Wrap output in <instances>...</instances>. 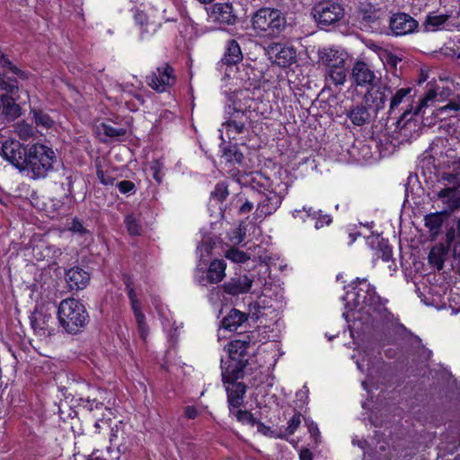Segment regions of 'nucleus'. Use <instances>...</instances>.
I'll return each mask as SVG.
<instances>
[{
  "mask_svg": "<svg viewBox=\"0 0 460 460\" xmlns=\"http://www.w3.org/2000/svg\"><path fill=\"white\" fill-rule=\"evenodd\" d=\"M353 291L347 292L344 296L346 311L342 316L349 323L354 324L360 322L362 324H370L374 321L382 318L386 312L385 304L376 294L374 286L366 279H357L352 283Z\"/></svg>",
  "mask_w": 460,
  "mask_h": 460,
  "instance_id": "obj_1",
  "label": "nucleus"
},
{
  "mask_svg": "<svg viewBox=\"0 0 460 460\" xmlns=\"http://www.w3.org/2000/svg\"><path fill=\"white\" fill-rule=\"evenodd\" d=\"M21 173L31 180L45 179L54 170L57 155L52 147L35 143L27 145V154Z\"/></svg>",
  "mask_w": 460,
  "mask_h": 460,
  "instance_id": "obj_2",
  "label": "nucleus"
},
{
  "mask_svg": "<svg viewBox=\"0 0 460 460\" xmlns=\"http://www.w3.org/2000/svg\"><path fill=\"white\" fill-rule=\"evenodd\" d=\"M88 318V313L79 300L66 298L60 302L58 308V319L66 332L78 333L87 324Z\"/></svg>",
  "mask_w": 460,
  "mask_h": 460,
  "instance_id": "obj_3",
  "label": "nucleus"
},
{
  "mask_svg": "<svg viewBox=\"0 0 460 460\" xmlns=\"http://www.w3.org/2000/svg\"><path fill=\"white\" fill-rule=\"evenodd\" d=\"M286 25V17L278 9L261 8L252 17L253 29L263 37L279 36Z\"/></svg>",
  "mask_w": 460,
  "mask_h": 460,
  "instance_id": "obj_4",
  "label": "nucleus"
},
{
  "mask_svg": "<svg viewBox=\"0 0 460 460\" xmlns=\"http://www.w3.org/2000/svg\"><path fill=\"white\" fill-rule=\"evenodd\" d=\"M261 329H257L252 332V337L246 335L243 339L232 341L228 345V354L230 358V364L225 371H229L233 374L234 379L243 377V368L245 367L248 359L247 349L250 344L254 343L259 336Z\"/></svg>",
  "mask_w": 460,
  "mask_h": 460,
  "instance_id": "obj_5",
  "label": "nucleus"
},
{
  "mask_svg": "<svg viewBox=\"0 0 460 460\" xmlns=\"http://www.w3.org/2000/svg\"><path fill=\"white\" fill-rule=\"evenodd\" d=\"M225 78L230 81V90L252 88L259 91L261 75L251 65L238 64L226 68Z\"/></svg>",
  "mask_w": 460,
  "mask_h": 460,
  "instance_id": "obj_6",
  "label": "nucleus"
},
{
  "mask_svg": "<svg viewBox=\"0 0 460 460\" xmlns=\"http://www.w3.org/2000/svg\"><path fill=\"white\" fill-rule=\"evenodd\" d=\"M146 82L157 93L169 92L176 83L175 71L169 63H163L146 77Z\"/></svg>",
  "mask_w": 460,
  "mask_h": 460,
  "instance_id": "obj_7",
  "label": "nucleus"
},
{
  "mask_svg": "<svg viewBox=\"0 0 460 460\" xmlns=\"http://www.w3.org/2000/svg\"><path fill=\"white\" fill-rule=\"evenodd\" d=\"M232 109L242 113L251 115L252 112L261 113V102L255 96L256 92L252 88H234L232 90Z\"/></svg>",
  "mask_w": 460,
  "mask_h": 460,
  "instance_id": "obj_8",
  "label": "nucleus"
},
{
  "mask_svg": "<svg viewBox=\"0 0 460 460\" xmlns=\"http://www.w3.org/2000/svg\"><path fill=\"white\" fill-rule=\"evenodd\" d=\"M312 13L315 22L327 26L339 22L344 15V10L339 4L323 2L316 4Z\"/></svg>",
  "mask_w": 460,
  "mask_h": 460,
  "instance_id": "obj_9",
  "label": "nucleus"
},
{
  "mask_svg": "<svg viewBox=\"0 0 460 460\" xmlns=\"http://www.w3.org/2000/svg\"><path fill=\"white\" fill-rule=\"evenodd\" d=\"M27 154V146H24L18 140L8 139L2 143L0 155L13 165L20 172L22 169Z\"/></svg>",
  "mask_w": 460,
  "mask_h": 460,
  "instance_id": "obj_10",
  "label": "nucleus"
},
{
  "mask_svg": "<svg viewBox=\"0 0 460 460\" xmlns=\"http://www.w3.org/2000/svg\"><path fill=\"white\" fill-rule=\"evenodd\" d=\"M266 52L273 63L282 67L292 65L296 58V49L292 46L280 42L269 45Z\"/></svg>",
  "mask_w": 460,
  "mask_h": 460,
  "instance_id": "obj_11",
  "label": "nucleus"
},
{
  "mask_svg": "<svg viewBox=\"0 0 460 460\" xmlns=\"http://www.w3.org/2000/svg\"><path fill=\"white\" fill-rule=\"evenodd\" d=\"M208 21L218 25H232L235 22L236 15L230 3H216L207 8Z\"/></svg>",
  "mask_w": 460,
  "mask_h": 460,
  "instance_id": "obj_12",
  "label": "nucleus"
},
{
  "mask_svg": "<svg viewBox=\"0 0 460 460\" xmlns=\"http://www.w3.org/2000/svg\"><path fill=\"white\" fill-rule=\"evenodd\" d=\"M412 89L411 87L401 88L395 92V93L392 96L389 107V115L393 117L394 115V119H397L398 126L402 121H409L411 117L408 118L410 115L413 114V107L411 105H408L403 111L397 116L396 110L400 106V104L404 103L406 102H410L411 100V92Z\"/></svg>",
  "mask_w": 460,
  "mask_h": 460,
  "instance_id": "obj_13",
  "label": "nucleus"
},
{
  "mask_svg": "<svg viewBox=\"0 0 460 460\" xmlns=\"http://www.w3.org/2000/svg\"><path fill=\"white\" fill-rule=\"evenodd\" d=\"M226 263L224 260H214L210 262L206 276L202 270L197 269L195 279L201 286L219 283L226 277Z\"/></svg>",
  "mask_w": 460,
  "mask_h": 460,
  "instance_id": "obj_14",
  "label": "nucleus"
},
{
  "mask_svg": "<svg viewBox=\"0 0 460 460\" xmlns=\"http://www.w3.org/2000/svg\"><path fill=\"white\" fill-rule=\"evenodd\" d=\"M222 377L224 383L228 384L226 386L227 401L229 410L232 411V409H236L243 403L246 387L243 383L236 382L237 379H234L233 374L229 371H224Z\"/></svg>",
  "mask_w": 460,
  "mask_h": 460,
  "instance_id": "obj_15",
  "label": "nucleus"
},
{
  "mask_svg": "<svg viewBox=\"0 0 460 460\" xmlns=\"http://www.w3.org/2000/svg\"><path fill=\"white\" fill-rule=\"evenodd\" d=\"M353 84L361 88H367L380 80L370 66L364 61H357L351 70Z\"/></svg>",
  "mask_w": 460,
  "mask_h": 460,
  "instance_id": "obj_16",
  "label": "nucleus"
},
{
  "mask_svg": "<svg viewBox=\"0 0 460 460\" xmlns=\"http://www.w3.org/2000/svg\"><path fill=\"white\" fill-rule=\"evenodd\" d=\"M458 14L431 13L427 15L424 25L427 31H435L441 29L452 30V27L460 30V22L454 20Z\"/></svg>",
  "mask_w": 460,
  "mask_h": 460,
  "instance_id": "obj_17",
  "label": "nucleus"
},
{
  "mask_svg": "<svg viewBox=\"0 0 460 460\" xmlns=\"http://www.w3.org/2000/svg\"><path fill=\"white\" fill-rule=\"evenodd\" d=\"M381 11L370 3H361L358 11L360 28L365 31L376 29L381 18Z\"/></svg>",
  "mask_w": 460,
  "mask_h": 460,
  "instance_id": "obj_18",
  "label": "nucleus"
},
{
  "mask_svg": "<svg viewBox=\"0 0 460 460\" xmlns=\"http://www.w3.org/2000/svg\"><path fill=\"white\" fill-rule=\"evenodd\" d=\"M367 92L364 95V102L376 114L385 107L386 95V87L380 82L366 88Z\"/></svg>",
  "mask_w": 460,
  "mask_h": 460,
  "instance_id": "obj_19",
  "label": "nucleus"
},
{
  "mask_svg": "<svg viewBox=\"0 0 460 460\" xmlns=\"http://www.w3.org/2000/svg\"><path fill=\"white\" fill-rule=\"evenodd\" d=\"M437 199L442 203V210L446 216L460 209V190L456 187H447L437 193Z\"/></svg>",
  "mask_w": 460,
  "mask_h": 460,
  "instance_id": "obj_20",
  "label": "nucleus"
},
{
  "mask_svg": "<svg viewBox=\"0 0 460 460\" xmlns=\"http://www.w3.org/2000/svg\"><path fill=\"white\" fill-rule=\"evenodd\" d=\"M389 27L394 35L401 36L413 32L418 22L409 14L398 13L390 18Z\"/></svg>",
  "mask_w": 460,
  "mask_h": 460,
  "instance_id": "obj_21",
  "label": "nucleus"
},
{
  "mask_svg": "<svg viewBox=\"0 0 460 460\" xmlns=\"http://www.w3.org/2000/svg\"><path fill=\"white\" fill-rule=\"evenodd\" d=\"M282 202V197L276 191H269L261 195L256 208L257 218L266 217L277 211Z\"/></svg>",
  "mask_w": 460,
  "mask_h": 460,
  "instance_id": "obj_22",
  "label": "nucleus"
},
{
  "mask_svg": "<svg viewBox=\"0 0 460 460\" xmlns=\"http://www.w3.org/2000/svg\"><path fill=\"white\" fill-rule=\"evenodd\" d=\"M127 289L128 297L130 299L131 307L134 312V315L137 324V332L142 341L146 342L149 333V328L146 322V316L141 311V305L140 302L137 300V296L134 289L129 285L127 286Z\"/></svg>",
  "mask_w": 460,
  "mask_h": 460,
  "instance_id": "obj_23",
  "label": "nucleus"
},
{
  "mask_svg": "<svg viewBox=\"0 0 460 460\" xmlns=\"http://www.w3.org/2000/svg\"><path fill=\"white\" fill-rule=\"evenodd\" d=\"M251 120V115L233 111L228 120L222 126L229 138H234L236 135L243 132L244 128Z\"/></svg>",
  "mask_w": 460,
  "mask_h": 460,
  "instance_id": "obj_24",
  "label": "nucleus"
},
{
  "mask_svg": "<svg viewBox=\"0 0 460 460\" xmlns=\"http://www.w3.org/2000/svg\"><path fill=\"white\" fill-rule=\"evenodd\" d=\"M66 281L71 290H82L87 287L90 275L82 268L74 267L66 272Z\"/></svg>",
  "mask_w": 460,
  "mask_h": 460,
  "instance_id": "obj_25",
  "label": "nucleus"
},
{
  "mask_svg": "<svg viewBox=\"0 0 460 460\" xmlns=\"http://www.w3.org/2000/svg\"><path fill=\"white\" fill-rule=\"evenodd\" d=\"M252 284V280L247 275H242L230 279L223 285L224 291L231 296H238L247 293Z\"/></svg>",
  "mask_w": 460,
  "mask_h": 460,
  "instance_id": "obj_26",
  "label": "nucleus"
},
{
  "mask_svg": "<svg viewBox=\"0 0 460 460\" xmlns=\"http://www.w3.org/2000/svg\"><path fill=\"white\" fill-rule=\"evenodd\" d=\"M370 110L366 104L358 103L352 106L346 112V116L354 126L362 127L371 120Z\"/></svg>",
  "mask_w": 460,
  "mask_h": 460,
  "instance_id": "obj_27",
  "label": "nucleus"
},
{
  "mask_svg": "<svg viewBox=\"0 0 460 460\" xmlns=\"http://www.w3.org/2000/svg\"><path fill=\"white\" fill-rule=\"evenodd\" d=\"M320 59L328 68L344 66L347 54L336 49H323L320 51Z\"/></svg>",
  "mask_w": 460,
  "mask_h": 460,
  "instance_id": "obj_28",
  "label": "nucleus"
},
{
  "mask_svg": "<svg viewBox=\"0 0 460 460\" xmlns=\"http://www.w3.org/2000/svg\"><path fill=\"white\" fill-rule=\"evenodd\" d=\"M452 245L453 244H447L446 241L445 243L435 244L429 253L428 259L429 264L438 270H442Z\"/></svg>",
  "mask_w": 460,
  "mask_h": 460,
  "instance_id": "obj_29",
  "label": "nucleus"
},
{
  "mask_svg": "<svg viewBox=\"0 0 460 460\" xmlns=\"http://www.w3.org/2000/svg\"><path fill=\"white\" fill-rule=\"evenodd\" d=\"M243 58L241 48L236 40H230L226 43V51L221 59L222 65H226V68L231 66H236Z\"/></svg>",
  "mask_w": 460,
  "mask_h": 460,
  "instance_id": "obj_30",
  "label": "nucleus"
},
{
  "mask_svg": "<svg viewBox=\"0 0 460 460\" xmlns=\"http://www.w3.org/2000/svg\"><path fill=\"white\" fill-rule=\"evenodd\" d=\"M303 213L306 214V217L315 219L314 227L320 229L324 226H329L332 223L331 216L325 214L322 215L320 210L316 211L312 207H304L302 210L296 209L293 212L294 217H299L305 219Z\"/></svg>",
  "mask_w": 460,
  "mask_h": 460,
  "instance_id": "obj_31",
  "label": "nucleus"
},
{
  "mask_svg": "<svg viewBox=\"0 0 460 460\" xmlns=\"http://www.w3.org/2000/svg\"><path fill=\"white\" fill-rule=\"evenodd\" d=\"M443 216L446 215L439 211L428 214L424 217L425 226L429 230V237L431 240H435L440 234L444 222L442 218Z\"/></svg>",
  "mask_w": 460,
  "mask_h": 460,
  "instance_id": "obj_32",
  "label": "nucleus"
},
{
  "mask_svg": "<svg viewBox=\"0 0 460 460\" xmlns=\"http://www.w3.org/2000/svg\"><path fill=\"white\" fill-rule=\"evenodd\" d=\"M9 94L10 93H4L0 96L3 114L11 119H14L21 116L22 109L20 105L16 103V99Z\"/></svg>",
  "mask_w": 460,
  "mask_h": 460,
  "instance_id": "obj_33",
  "label": "nucleus"
},
{
  "mask_svg": "<svg viewBox=\"0 0 460 460\" xmlns=\"http://www.w3.org/2000/svg\"><path fill=\"white\" fill-rule=\"evenodd\" d=\"M52 321L51 314L42 308L36 309L31 316V324L35 332H41L49 329V322Z\"/></svg>",
  "mask_w": 460,
  "mask_h": 460,
  "instance_id": "obj_34",
  "label": "nucleus"
},
{
  "mask_svg": "<svg viewBox=\"0 0 460 460\" xmlns=\"http://www.w3.org/2000/svg\"><path fill=\"white\" fill-rule=\"evenodd\" d=\"M247 320L246 314L237 309H232L229 314L224 317L222 327L230 332H234Z\"/></svg>",
  "mask_w": 460,
  "mask_h": 460,
  "instance_id": "obj_35",
  "label": "nucleus"
},
{
  "mask_svg": "<svg viewBox=\"0 0 460 460\" xmlns=\"http://www.w3.org/2000/svg\"><path fill=\"white\" fill-rule=\"evenodd\" d=\"M375 243L376 246L374 249L376 250V256L377 258H381L385 262L389 261L393 257V252L388 242L383 238H379V236H376L372 241V244Z\"/></svg>",
  "mask_w": 460,
  "mask_h": 460,
  "instance_id": "obj_36",
  "label": "nucleus"
},
{
  "mask_svg": "<svg viewBox=\"0 0 460 460\" xmlns=\"http://www.w3.org/2000/svg\"><path fill=\"white\" fill-rule=\"evenodd\" d=\"M10 73L0 71V89L6 92V93L14 94L18 91V82L13 77L14 75H9Z\"/></svg>",
  "mask_w": 460,
  "mask_h": 460,
  "instance_id": "obj_37",
  "label": "nucleus"
},
{
  "mask_svg": "<svg viewBox=\"0 0 460 460\" xmlns=\"http://www.w3.org/2000/svg\"><path fill=\"white\" fill-rule=\"evenodd\" d=\"M69 231L78 235L82 239V243H90L93 240L91 232L86 229L83 224L76 218H74L68 226Z\"/></svg>",
  "mask_w": 460,
  "mask_h": 460,
  "instance_id": "obj_38",
  "label": "nucleus"
},
{
  "mask_svg": "<svg viewBox=\"0 0 460 460\" xmlns=\"http://www.w3.org/2000/svg\"><path fill=\"white\" fill-rule=\"evenodd\" d=\"M31 112L37 127L49 129L54 126L55 121L48 113L36 109H32Z\"/></svg>",
  "mask_w": 460,
  "mask_h": 460,
  "instance_id": "obj_39",
  "label": "nucleus"
},
{
  "mask_svg": "<svg viewBox=\"0 0 460 460\" xmlns=\"http://www.w3.org/2000/svg\"><path fill=\"white\" fill-rule=\"evenodd\" d=\"M346 71L344 66L330 68L328 71V80L335 85H342L346 81Z\"/></svg>",
  "mask_w": 460,
  "mask_h": 460,
  "instance_id": "obj_40",
  "label": "nucleus"
},
{
  "mask_svg": "<svg viewBox=\"0 0 460 460\" xmlns=\"http://www.w3.org/2000/svg\"><path fill=\"white\" fill-rule=\"evenodd\" d=\"M0 66L3 68L2 71L11 73L12 75L22 79L27 78L26 73L14 66L6 56H4V58L0 60Z\"/></svg>",
  "mask_w": 460,
  "mask_h": 460,
  "instance_id": "obj_41",
  "label": "nucleus"
},
{
  "mask_svg": "<svg viewBox=\"0 0 460 460\" xmlns=\"http://www.w3.org/2000/svg\"><path fill=\"white\" fill-rule=\"evenodd\" d=\"M105 136L109 137H118L126 135V129L123 128L114 127L109 123H102L99 127Z\"/></svg>",
  "mask_w": 460,
  "mask_h": 460,
  "instance_id": "obj_42",
  "label": "nucleus"
},
{
  "mask_svg": "<svg viewBox=\"0 0 460 460\" xmlns=\"http://www.w3.org/2000/svg\"><path fill=\"white\" fill-rule=\"evenodd\" d=\"M15 131L22 140H28L34 134L32 126L23 121L17 123Z\"/></svg>",
  "mask_w": 460,
  "mask_h": 460,
  "instance_id": "obj_43",
  "label": "nucleus"
},
{
  "mask_svg": "<svg viewBox=\"0 0 460 460\" xmlns=\"http://www.w3.org/2000/svg\"><path fill=\"white\" fill-rule=\"evenodd\" d=\"M226 257L236 263H243L249 260V256L244 252L240 251L237 248L229 249L226 253Z\"/></svg>",
  "mask_w": 460,
  "mask_h": 460,
  "instance_id": "obj_44",
  "label": "nucleus"
},
{
  "mask_svg": "<svg viewBox=\"0 0 460 460\" xmlns=\"http://www.w3.org/2000/svg\"><path fill=\"white\" fill-rule=\"evenodd\" d=\"M234 414L236 420L243 424L253 427L257 423V420L248 411L237 410Z\"/></svg>",
  "mask_w": 460,
  "mask_h": 460,
  "instance_id": "obj_45",
  "label": "nucleus"
},
{
  "mask_svg": "<svg viewBox=\"0 0 460 460\" xmlns=\"http://www.w3.org/2000/svg\"><path fill=\"white\" fill-rule=\"evenodd\" d=\"M437 97V92L433 89H429L426 95L420 100L419 104L414 108L413 115H419L424 107H427L429 102H432Z\"/></svg>",
  "mask_w": 460,
  "mask_h": 460,
  "instance_id": "obj_46",
  "label": "nucleus"
},
{
  "mask_svg": "<svg viewBox=\"0 0 460 460\" xmlns=\"http://www.w3.org/2000/svg\"><path fill=\"white\" fill-rule=\"evenodd\" d=\"M135 21L140 26L146 25V31L147 32H149L150 31L152 32H155L156 31V29H157V24H155L154 22H147V17H146V13H144L142 11H138V10L136 11V13H135Z\"/></svg>",
  "mask_w": 460,
  "mask_h": 460,
  "instance_id": "obj_47",
  "label": "nucleus"
},
{
  "mask_svg": "<svg viewBox=\"0 0 460 460\" xmlns=\"http://www.w3.org/2000/svg\"><path fill=\"white\" fill-rule=\"evenodd\" d=\"M125 224L128 232L131 235H139L141 233V226H139L136 217L132 215L127 216L125 218Z\"/></svg>",
  "mask_w": 460,
  "mask_h": 460,
  "instance_id": "obj_48",
  "label": "nucleus"
},
{
  "mask_svg": "<svg viewBox=\"0 0 460 460\" xmlns=\"http://www.w3.org/2000/svg\"><path fill=\"white\" fill-rule=\"evenodd\" d=\"M228 194L227 186L225 182L217 183L211 193L212 197L220 202L224 201Z\"/></svg>",
  "mask_w": 460,
  "mask_h": 460,
  "instance_id": "obj_49",
  "label": "nucleus"
},
{
  "mask_svg": "<svg viewBox=\"0 0 460 460\" xmlns=\"http://www.w3.org/2000/svg\"><path fill=\"white\" fill-rule=\"evenodd\" d=\"M300 424H301V414L300 413L295 414L288 422L286 433L288 435L294 434L296 432V430L297 429V428L300 426Z\"/></svg>",
  "mask_w": 460,
  "mask_h": 460,
  "instance_id": "obj_50",
  "label": "nucleus"
},
{
  "mask_svg": "<svg viewBox=\"0 0 460 460\" xmlns=\"http://www.w3.org/2000/svg\"><path fill=\"white\" fill-rule=\"evenodd\" d=\"M117 188L123 194L135 193L136 191L135 184L132 181L126 180L119 181L117 183Z\"/></svg>",
  "mask_w": 460,
  "mask_h": 460,
  "instance_id": "obj_51",
  "label": "nucleus"
},
{
  "mask_svg": "<svg viewBox=\"0 0 460 460\" xmlns=\"http://www.w3.org/2000/svg\"><path fill=\"white\" fill-rule=\"evenodd\" d=\"M208 300L213 304H217L221 300V290L219 288H214L211 289L208 295Z\"/></svg>",
  "mask_w": 460,
  "mask_h": 460,
  "instance_id": "obj_52",
  "label": "nucleus"
},
{
  "mask_svg": "<svg viewBox=\"0 0 460 460\" xmlns=\"http://www.w3.org/2000/svg\"><path fill=\"white\" fill-rule=\"evenodd\" d=\"M460 109V105L456 102H450L439 109L440 113L456 112Z\"/></svg>",
  "mask_w": 460,
  "mask_h": 460,
  "instance_id": "obj_53",
  "label": "nucleus"
},
{
  "mask_svg": "<svg viewBox=\"0 0 460 460\" xmlns=\"http://www.w3.org/2000/svg\"><path fill=\"white\" fill-rule=\"evenodd\" d=\"M97 177L100 180V181L105 185H110L113 183V179L110 176H107L105 172L102 170H99L97 172Z\"/></svg>",
  "mask_w": 460,
  "mask_h": 460,
  "instance_id": "obj_54",
  "label": "nucleus"
},
{
  "mask_svg": "<svg viewBox=\"0 0 460 460\" xmlns=\"http://www.w3.org/2000/svg\"><path fill=\"white\" fill-rule=\"evenodd\" d=\"M253 208V202L246 200L239 208L241 214H247Z\"/></svg>",
  "mask_w": 460,
  "mask_h": 460,
  "instance_id": "obj_55",
  "label": "nucleus"
},
{
  "mask_svg": "<svg viewBox=\"0 0 460 460\" xmlns=\"http://www.w3.org/2000/svg\"><path fill=\"white\" fill-rule=\"evenodd\" d=\"M184 414L188 419H195L198 415V411L193 406H187L184 410Z\"/></svg>",
  "mask_w": 460,
  "mask_h": 460,
  "instance_id": "obj_56",
  "label": "nucleus"
},
{
  "mask_svg": "<svg viewBox=\"0 0 460 460\" xmlns=\"http://www.w3.org/2000/svg\"><path fill=\"white\" fill-rule=\"evenodd\" d=\"M299 460H313V454L308 448L299 451Z\"/></svg>",
  "mask_w": 460,
  "mask_h": 460,
  "instance_id": "obj_57",
  "label": "nucleus"
},
{
  "mask_svg": "<svg viewBox=\"0 0 460 460\" xmlns=\"http://www.w3.org/2000/svg\"><path fill=\"white\" fill-rule=\"evenodd\" d=\"M307 427L308 431L313 437L316 438L320 434L319 429L315 423L310 422L307 424Z\"/></svg>",
  "mask_w": 460,
  "mask_h": 460,
  "instance_id": "obj_58",
  "label": "nucleus"
},
{
  "mask_svg": "<svg viewBox=\"0 0 460 460\" xmlns=\"http://www.w3.org/2000/svg\"><path fill=\"white\" fill-rule=\"evenodd\" d=\"M151 169L154 171L153 172V177L158 181L160 182L161 181V178L159 176V172H158V163L155 162V164H153L151 166Z\"/></svg>",
  "mask_w": 460,
  "mask_h": 460,
  "instance_id": "obj_59",
  "label": "nucleus"
},
{
  "mask_svg": "<svg viewBox=\"0 0 460 460\" xmlns=\"http://www.w3.org/2000/svg\"><path fill=\"white\" fill-rule=\"evenodd\" d=\"M307 394L308 388L306 387V385H304L303 388L296 394V396L300 397L301 399L304 397L307 398Z\"/></svg>",
  "mask_w": 460,
  "mask_h": 460,
  "instance_id": "obj_60",
  "label": "nucleus"
},
{
  "mask_svg": "<svg viewBox=\"0 0 460 460\" xmlns=\"http://www.w3.org/2000/svg\"><path fill=\"white\" fill-rule=\"evenodd\" d=\"M256 426H257L258 431H260L261 433L265 434L266 431L269 430L268 427H266L263 423H261L258 420H257Z\"/></svg>",
  "mask_w": 460,
  "mask_h": 460,
  "instance_id": "obj_61",
  "label": "nucleus"
},
{
  "mask_svg": "<svg viewBox=\"0 0 460 460\" xmlns=\"http://www.w3.org/2000/svg\"><path fill=\"white\" fill-rule=\"evenodd\" d=\"M86 460H107V459H104V458H102V457L98 456L96 455V452L93 451L90 456H88Z\"/></svg>",
  "mask_w": 460,
  "mask_h": 460,
  "instance_id": "obj_62",
  "label": "nucleus"
},
{
  "mask_svg": "<svg viewBox=\"0 0 460 460\" xmlns=\"http://www.w3.org/2000/svg\"><path fill=\"white\" fill-rule=\"evenodd\" d=\"M237 234L239 235L238 236V242L240 243V242H242L244 239V234H243V229H242L241 226L238 228Z\"/></svg>",
  "mask_w": 460,
  "mask_h": 460,
  "instance_id": "obj_63",
  "label": "nucleus"
},
{
  "mask_svg": "<svg viewBox=\"0 0 460 460\" xmlns=\"http://www.w3.org/2000/svg\"><path fill=\"white\" fill-rule=\"evenodd\" d=\"M398 60H399V58L395 56L391 55L389 57V62L392 63L394 66H395L397 64Z\"/></svg>",
  "mask_w": 460,
  "mask_h": 460,
  "instance_id": "obj_64",
  "label": "nucleus"
}]
</instances>
